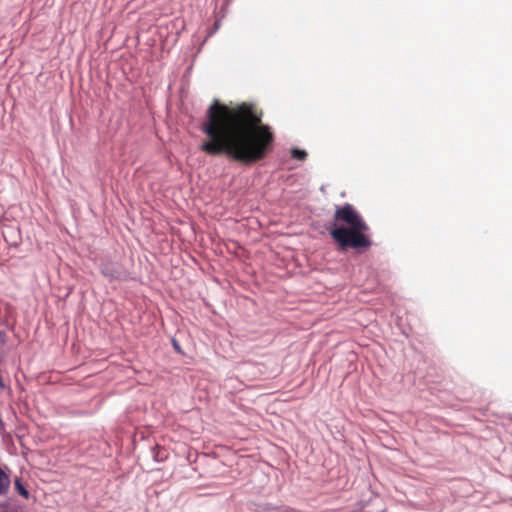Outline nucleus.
<instances>
[{"label": "nucleus", "instance_id": "f257e3e1", "mask_svg": "<svg viewBox=\"0 0 512 512\" xmlns=\"http://www.w3.org/2000/svg\"><path fill=\"white\" fill-rule=\"evenodd\" d=\"M262 117V111L252 103L228 106L214 100L200 126L205 135L200 151L245 165L265 159L273 150L275 135Z\"/></svg>", "mask_w": 512, "mask_h": 512}, {"label": "nucleus", "instance_id": "f03ea898", "mask_svg": "<svg viewBox=\"0 0 512 512\" xmlns=\"http://www.w3.org/2000/svg\"><path fill=\"white\" fill-rule=\"evenodd\" d=\"M369 230L366 221L351 204L336 207L330 235L339 249H368L372 245Z\"/></svg>", "mask_w": 512, "mask_h": 512}, {"label": "nucleus", "instance_id": "7ed1b4c3", "mask_svg": "<svg viewBox=\"0 0 512 512\" xmlns=\"http://www.w3.org/2000/svg\"><path fill=\"white\" fill-rule=\"evenodd\" d=\"M10 488L9 476L0 468V495H4Z\"/></svg>", "mask_w": 512, "mask_h": 512}, {"label": "nucleus", "instance_id": "20e7f679", "mask_svg": "<svg viewBox=\"0 0 512 512\" xmlns=\"http://www.w3.org/2000/svg\"><path fill=\"white\" fill-rule=\"evenodd\" d=\"M102 274L110 280L117 279L118 273L109 265H104L101 269Z\"/></svg>", "mask_w": 512, "mask_h": 512}, {"label": "nucleus", "instance_id": "39448f33", "mask_svg": "<svg viewBox=\"0 0 512 512\" xmlns=\"http://www.w3.org/2000/svg\"><path fill=\"white\" fill-rule=\"evenodd\" d=\"M15 488H16L17 492L24 498L27 499L29 497V492L27 491V489L24 487V485L21 483L20 479H18V478L15 480Z\"/></svg>", "mask_w": 512, "mask_h": 512}, {"label": "nucleus", "instance_id": "423d86ee", "mask_svg": "<svg viewBox=\"0 0 512 512\" xmlns=\"http://www.w3.org/2000/svg\"><path fill=\"white\" fill-rule=\"evenodd\" d=\"M292 156L298 160H304L307 156V153L304 150L294 149L292 151Z\"/></svg>", "mask_w": 512, "mask_h": 512}, {"label": "nucleus", "instance_id": "0eeeda50", "mask_svg": "<svg viewBox=\"0 0 512 512\" xmlns=\"http://www.w3.org/2000/svg\"><path fill=\"white\" fill-rule=\"evenodd\" d=\"M219 21H216L215 24H214V31H216L218 28H219Z\"/></svg>", "mask_w": 512, "mask_h": 512}]
</instances>
